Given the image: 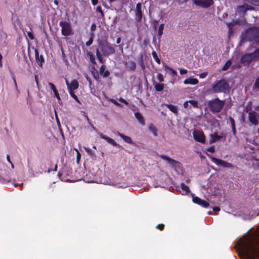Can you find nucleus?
<instances>
[{
	"label": "nucleus",
	"instance_id": "obj_3",
	"mask_svg": "<svg viewBox=\"0 0 259 259\" xmlns=\"http://www.w3.org/2000/svg\"><path fill=\"white\" fill-rule=\"evenodd\" d=\"M211 89L214 93H226L229 91V85L226 80L222 79L214 82L212 85Z\"/></svg>",
	"mask_w": 259,
	"mask_h": 259
},
{
	"label": "nucleus",
	"instance_id": "obj_1",
	"mask_svg": "<svg viewBox=\"0 0 259 259\" xmlns=\"http://www.w3.org/2000/svg\"><path fill=\"white\" fill-rule=\"evenodd\" d=\"M238 256L243 259H253L259 256V233L245 235L237 243Z\"/></svg>",
	"mask_w": 259,
	"mask_h": 259
},
{
	"label": "nucleus",
	"instance_id": "obj_27",
	"mask_svg": "<svg viewBox=\"0 0 259 259\" xmlns=\"http://www.w3.org/2000/svg\"><path fill=\"white\" fill-rule=\"evenodd\" d=\"M152 55L153 56V59L155 60V61L158 64H160V59L158 58L157 53L155 51H153L152 52Z\"/></svg>",
	"mask_w": 259,
	"mask_h": 259
},
{
	"label": "nucleus",
	"instance_id": "obj_59",
	"mask_svg": "<svg viewBox=\"0 0 259 259\" xmlns=\"http://www.w3.org/2000/svg\"><path fill=\"white\" fill-rule=\"evenodd\" d=\"M98 59L99 60V61L101 62V63H103V57L102 56H99V57H98Z\"/></svg>",
	"mask_w": 259,
	"mask_h": 259
},
{
	"label": "nucleus",
	"instance_id": "obj_11",
	"mask_svg": "<svg viewBox=\"0 0 259 259\" xmlns=\"http://www.w3.org/2000/svg\"><path fill=\"white\" fill-rule=\"evenodd\" d=\"M210 158L211 161L217 165L222 166L225 168H234L233 165L227 161H224L212 156H210Z\"/></svg>",
	"mask_w": 259,
	"mask_h": 259
},
{
	"label": "nucleus",
	"instance_id": "obj_4",
	"mask_svg": "<svg viewBox=\"0 0 259 259\" xmlns=\"http://www.w3.org/2000/svg\"><path fill=\"white\" fill-rule=\"evenodd\" d=\"M65 83L67 87L68 93L69 95L78 103H80L77 97L75 95L74 90H77L79 87V83L77 80L73 79L71 82L65 78Z\"/></svg>",
	"mask_w": 259,
	"mask_h": 259
},
{
	"label": "nucleus",
	"instance_id": "obj_37",
	"mask_svg": "<svg viewBox=\"0 0 259 259\" xmlns=\"http://www.w3.org/2000/svg\"><path fill=\"white\" fill-rule=\"evenodd\" d=\"M157 78L159 82H163L164 81V77L161 73L157 74Z\"/></svg>",
	"mask_w": 259,
	"mask_h": 259
},
{
	"label": "nucleus",
	"instance_id": "obj_30",
	"mask_svg": "<svg viewBox=\"0 0 259 259\" xmlns=\"http://www.w3.org/2000/svg\"><path fill=\"white\" fill-rule=\"evenodd\" d=\"M229 120H230V121L231 124L232 131L234 132V133L235 134V126L234 120L231 117H230Z\"/></svg>",
	"mask_w": 259,
	"mask_h": 259
},
{
	"label": "nucleus",
	"instance_id": "obj_39",
	"mask_svg": "<svg viewBox=\"0 0 259 259\" xmlns=\"http://www.w3.org/2000/svg\"><path fill=\"white\" fill-rule=\"evenodd\" d=\"M93 34H92V36L90 38L89 40L86 42L87 46H90L92 44L93 41Z\"/></svg>",
	"mask_w": 259,
	"mask_h": 259
},
{
	"label": "nucleus",
	"instance_id": "obj_13",
	"mask_svg": "<svg viewBox=\"0 0 259 259\" xmlns=\"http://www.w3.org/2000/svg\"><path fill=\"white\" fill-rule=\"evenodd\" d=\"M193 136L196 141L202 143L205 142V136L202 131L194 130L193 132Z\"/></svg>",
	"mask_w": 259,
	"mask_h": 259
},
{
	"label": "nucleus",
	"instance_id": "obj_41",
	"mask_svg": "<svg viewBox=\"0 0 259 259\" xmlns=\"http://www.w3.org/2000/svg\"><path fill=\"white\" fill-rule=\"evenodd\" d=\"M200 205L202 206L203 207L206 208L209 206V204L206 201L202 200V203H201Z\"/></svg>",
	"mask_w": 259,
	"mask_h": 259
},
{
	"label": "nucleus",
	"instance_id": "obj_44",
	"mask_svg": "<svg viewBox=\"0 0 259 259\" xmlns=\"http://www.w3.org/2000/svg\"><path fill=\"white\" fill-rule=\"evenodd\" d=\"M81 158V154L79 152H78V154H76V163L77 164L79 163V161Z\"/></svg>",
	"mask_w": 259,
	"mask_h": 259
},
{
	"label": "nucleus",
	"instance_id": "obj_35",
	"mask_svg": "<svg viewBox=\"0 0 259 259\" xmlns=\"http://www.w3.org/2000/svg\"><path fill=\"white\" fill-rule=\"evenodd\" d=\"M189 103H190L193 107L198 108V103L195 100H189Z\"/></svg>",
	"mask_w": 259,
	"mask_h": 259
},
{
	"label": "nucleus",
	"instance_id": "obj_20",
	"mask_svg": "<svg viewBox=\"0 0 259 259\" xmlns=\"http://www.w3.org/2000/svg\"><path fill=\"white\" fill-rule=\"evenodd\" d=\"M135 116L140 124L142 125L145 124V121L143 117L140 112H137L135 113Z\"/></svg>",
	"mask_w": 259,
	"mask_h": 259
},
{
	"label": "nucleus",
	"instance_id": "obj_6",
	"mask_svg": "<svg viewBox=\"0 0 259 259\" xmlns=\"http://www.w3.org/2000/svg\"><path fill=\"white\" fill-rule=\"evenodd\" d=\"M101 50L104 56H109L115 53V50L113 45L105 42L100 44Z\"/></svg>",
	"mask_w": 259,
	"mask_h": 259
},
{
	"label": "nucleus",
	"instance_id": "obj_53",
	"mask_svg": "<svg viewBox=\"0 0 259 259\" xmlns=\"http://www.w3.org/2000/svg\"><path fill=\"white\" fill-rule=\"evenodd\" d=\"M85 77L86 78V79H87L88 81L89 82L90 85L92 83V81H91V78L88 76V75L85 74Z\"/></svg>",
	"mask_w": 259,
	"mask_h": 259
},
{
	"label": "nucleus",
	"instance_id": "obj_28",
	"mask_svg": "<svg viewBox=\"0 0 259 259\" xmlns=\"http://www.w3.org/2000/svg\"><path fill=\"white\" fill-rule=\"evenodd\" d=\"M181 188L183 190V191L185 192L186 193H188V192H190V189L189 187L184 183L181 184Z\"/></svg>",
	"mask_w": 259,
	"mask_h": 259
},
{
	"label": "nucleus",
	"instance_id": "obj_46",
	"mask_svg": "<svg viewBox=\"0 0 259 259\" xmlns=\"http://www.w3.org/2000/svg\"><path fill=\"white\" fill-rule=\"evenodd\" d=\"M187 72H188V71L184 68H180V73L182 75L186 74L187 73Z\"/></svg>",
	"mask_w": 259,
	"mask_h": 259
},
{
	"label": "nucleus",
	"instance_id": "obj_25",
	"mask_svg": "<svg viewBox=\"0 0 259 259\" xmlns=\"http://www.w3.org/2000/svg\"><path fill=\"white\" fill-rule=\"evenodd\" d=\"M165 70H168L170 72V74L172 76H176L177 75V72L174 69H173L172 68H170L167 66H165Z\"/></svg>",
	"mask_w": 259,
	"mask_h": 259
},
{
	"label": "nucleus",
	"instance_id": "obj_63",
	"mask_svg": "<svg viewBox=\"0 0 259 259\" xmlns=\"http://www.w3.org/2000/svg\"><path fill=\"white\" fill-rule=\"evenodd\" d=\"M7 160L10 162V163H11V161L10 160V156L9 155H7Z\"/></svg>",
	"mask_w": 259,
	"mask_h": 259
},
{
	"label": "nucleus",
	"instance_id": "obj_15",
	"mask_svg": "<svg viewBox=\"0 0 259 259\" xmlns=\"http://www.w3.org/2000/svg\"><path fill=\"white\" fill-rule=\"evenodd\" d=\"M100 136L101 138L105 140L108 143L111 144L113 146H117L118 145L117 143L112 138L107 137L103 134H100Z\"/></svg>",
	"mask_w": 259,
	"mask_h": 259
},
{
	"label": "nucleus",
	"instance_id": "obj_12",
	"mask_svg": "<svg viewBox=\"0 0 259 259\" xmlns=\"http://www.w3.org/2000/svg\"><path fill=\"white\" fill-rule=\"evenodd\" d=\"M194 4L203 8H207L213 5V0H192Z\"/></svg>",
	"mask_w": 259,
	"mask_h": 259
},
{
	"label": "nucleus",
	"instance_id": "obj_34",
	"mask_svg": "<svg viewBox=\"0 0 259 259\" xmlns=\"http://www.w3.org/2000/svg\"><path fill=\"white\" fill-rule=\"evenodd\" d=\"M164 29V24H161L158 28V35L161 36L163 33V30Z\"/></svg>",
	"mask_w": 259,
	"mask_h": 259
},
{
	"label": "nucleus",
	"instance_id": "obj_62",
	"mask_svg": "<svg viewBox=\"0 0 259 259\" xmlns=\"http://www.w3.org/2000/svg\"><path fill=\"white\" fill-rule=\"evenodd\" d=\"M121 41V38L120 37H118L117 38V39H116V43L117 44H119Z\"/></svg>",
	"mask_w": 259,
	"mask_h": 259
},
{
	"label": "nucleus",
	"instance_id": "obj_9",
	"mask_svg": "<svg viewBox=\"0 0 259 259\" xmlns=\"http://www.w3.org/2000/svg\"><path fill=\"white\" fill-rule=\"evenodd\" d=\"M59 25L61 27V33L65 36H67L72 34V28L69 22L61 21L59 22Z\"/></svg>",
	"mask_w": 259,
	"mask_h": 259
},
{
	"label": "nucleus",
	"instance_id": "obj_57",
	"mask_svg": "<svg viewBox=\"0 0 259 259\" xmlns=\"http://www.w3.org/2000/svg\"><path fill=\"white\" fill-rule=\"evenodd\" d=\"M97 11L100 13H101L102 15H103V13H102V9H101V7H98L97 8Z\"/></svg>",
	"mask_w": 259,
	"mask_h": 259
},
{
	"label": "nucleus",
	"instance_id": "obj_31",
	"mask_svg": "<svg viewBox=\"0 0 259 259\" xmlns=\"http://www.w3.org/2000/svg\"><path fill=\"white\" fill-rule=\"evenodd\" d=\"M202 199H200L198 197H194L193 198V201L194 203L200 205L201 203H202Z\"/></svg>",
	"mask_w": 259,
	"mask_h": 259
},
{
	"label": "nucleus",
	"instance_id": "obj_38",
	"mask_svg": "<svg viewBox=\"0 0 259 259\" xmlns=\"http://www.w3.org/2000/svg\"><path fill=\"white\" fill-rule=\"evenodd\" d=\"M253 88L259 89V76L256 79L253 85Z\"/></svg>",
	"mask_w": 259,
	"mask_h": 259
},
{
	"label": "nucleus",
	"instance_id": "obj_64",
	"mask_svg": "<svg viewBox=\"0 0 259 259\" xmlns=\"http://www.w3.org/2000/svg\"><path fill=\"white\" fill-rule=\"evenodd\" d=\"M94 77L95 78L97 79V77L98 76L97 73H96L95 74H93Z\"/></svg>",
	"mask_w": 259,
	"mask_h": 259
},
{
	"label": "nucleus",
	"instance_id": "obj_19",
	"mask_svg": "<svg viewBox=\"0 0 259 259\" xmlns=\"http://www.w3.org/2000/svg\"><path fill=\"white\" fill-rule=\"evenodd\" d=\"M49 85L51 88V89L53 90L54 94V96L57 98L58 101L61 100L59 95L58 93V91H57V90L56 89L55 85L53 83L50 82V83H49Z\"/></svg>",
	"mask_w": 259,
	"mask_h": 259
},
{
	"label": "nucleus",
	"instance_id": "obj_48",
	"mask_svg": "<svg viewBox=\"0 0 259 259\" xmlns=\"http://www.w3.org/2000/svg\"><path fill=\"white\" fill-rule=\"evenodd\" d=\"M27 35L29 37L30 39H31L32 40L34 39V36H33V33H32V32L28 31L27 32Z\"/></svg>",
	"mask_w": 259,
	"mask_h": 259
},
{
	"label": "nucleus",
	"instance_id": "obj_29",
	"mask_svg": "<svg viewBox=\"0 0 259 259\" xmlns=\"http://www.w3.org/2000/svg\"><path fill=\"white\" fill-rule=\"evenodd\" d=\"M231 61L230 60H228L226 62V63L224 65V66L223 67L222 70L224 71L227 70L229 68V67L231 66Z\"/></svg>",
	"mask_w": 259,
	"mask_h": 259
},
{
	"label": "nucleus",
	"instance_id": "obj_47",
	"mask_svg": "<svg viewBox=\"0 0 259 259\" xmlns=\"http://www.w3.org/2000/svg\"><path fill=\"white\" fill-rule=\"evenodd\" d=\"M207 150L211 153H214L215 152L214 147L213 146L208 147L207 149Z\"/></svg>",
	"mask_w": 259,
	"mask_h": 259
},
{
	"label": "nucleus",
	"instance_id": "obj_8",
	"mask_svg": "<svg viewBox=\"0 0 259 259\" xmlns=\"http://www.w3.org/2000/svg\"><path fill=\"white\" fill-rule=\"evenodd\" d=\"M259 58V48L252 53L246 54L241 59L242 63L249 64L253 60Z\"/></svg>",
	"mask_w": 259,
	"mask_h": 259
},
{
	"label": "nucleus",
	"instance_id": "obj_14",
	"mask_svg": "<svg viewBox=\"0 0 259 259\" xmlns=\"http://www.w3.org/2000/svg\"><path fill=\"white\" fill-rule=\"evenodd\" d=\"M142 5L140 3L136 5V20L138 22H140L142 18V13L141 11Z\"/></svg>",
	"mask_w": 259,
	"mask_h": 259
},
{
	"label": "nucleus",
	"instance_id": "obj_23",
	"mask_svg": "<svg viewBox=\"0 0 259 259\" xmlns=\"http://www.w3.org/2000/svg\"><path fill=\"white\" fill-rule=\"evenodd\" d=\"M165 106L167 107L169 110H170L174 114H177L178 112V108L177 106H175L171 104H165Z\"/></svg>",
	"mask_w": 259,
	"mask_h": 259
},
{
	"label": "nucleus",
	"instance_id": "obj_58",
	"mask_svg": "<svg viewBox=\"0 0 259 259\" xmlns=\"http://www.w3.org/2000/svg\"><path fill=\"white\" fill-rule=\"evenodd\" d=\"M92 3L94 6H95L98 3V0H92Z\"/></svg>",
	"mask_w": 259,
	"mask_h": 259
},
{
	"label": "nucleus",
	"instance_id": "obj_61",
	"mask_svg": "<svg viewBox=\"0 0 259 259\" xmlns=\"http://www.w3.org/2000/svg\"><path fill=\"white\" fill-rule=\"evenodd\" d=\"M227 26L229 28V29L230 30H231V27L233 26V24L232 23H228L227 24Z\"/></svg>",
	"mask_w": 259,
	"mask_h": 259
},
{
	"label": "nucleus",
	"instance_id": "obj_56",
	"mask_svg": "<svg viewBox=\"0 0 259 259\" xmlns=\"http://www.w3.org/2000/svg\"><path fill=\"white\" fill-rule=\"evenodd\" d=\"M189 103V101H186V102H185L184 103L183 105H184V108H187L188 107V103Z\"/></svg>",
	"mask_w": 259,
	"mask_h": 259
},
{
	"label": "nucleus",
	"instance_id": "obj_10",
	"mask_svg": "<svg viewBox=\"0 0 259 259\" xmlns=\"http://www.w3.org/2000/svg\"><path fill=\"white\" fill-rule=\"evenodd\" d=\"M160 157L163 159L167 161L169 166L174 168L175 170L181 168V163L179 161L170 158L167 155H161Z\"/></svg>",
	"mask_w": 259,
	"mask_h": 259
},
{
	"label": "nucleus",
	"instance_id": "obj_49",
	"mask_svg": "<svg viewBox=\"0 0 259 259\" xmlns=\"http://www.w3.org/2000/svg\"><path fill=\"white\" fill-rule=\"evenodd\" d=\"M119 101L122 103H124L125 105H128V103L127 101H126L124 99L122 98H120L119 99Z\"/></svg>",
	"mask_w": 259,
	"mask_h": 259
},
{
	"label": "nucleus",
	"instance_id": "obj_43",
	"mask_svg": "<svg viewBox=\"0 0 259 259\" xmlns=\"http://www.w3.org/2000/svg\"><path fill=\"white\" fill-rule=\"evenodd\" d=\"M207 75V72H203V73L199 74V76L201 78H204L206 77Z\"/></svg>",
	"mask_w": 259,
	"mask_h": 259
},
{
	"label": "nucleus",
	"instance_id": "obj_26",
	"mask_svg": "<svg viewBox=\"0 0 259 259\" xmlns=\"http://www.w3.org/2000/svg\"><path fill=\"white\" fill-rule=\"evenodd\" d=\"M154 87L156 91L160 92L162 91L164 89V85L161 83H155Z\"/></svg>",
	"mask_w": 259,
	"mask_h": 259
},
{
	"label": "nucleus",
	"instance_id": "obj_22",
	"mask_svg": "<svg viewBox=\"0 0 259 259\" xmlns=\"http://www.w3.org/2000/svg\"><path fill=\"white\" fill-rule=\"evenodd\" d=\"M251 9V7L247 5H244L243 6H240L238 7L237 9L239 12H245L246 11L248 10H250Z\"/></svg>",
	"mask_w": 259,
	"mask_h": 259
},
{
	"label": "nucleus",
	"instance_id": "obj_17",
	"mask_svg": "<svg viewBox=\"0 0 259 259\" xmlns=\"http://www.w3.org/2000/svg\"><path fill=\"white\" fill-rule=\"evenodd\" d=\"M117 135L119 136L120 137H121L125 142L128 143V144H132L133 141L131 137L125 136L119 132H117Z\"/></svg>",
	"mask_w": 259,
	"mask_h": 259
},
{
	"label": "nucleus",
	"instance_id": "obj_2",
	"mask_svg": "<svg viewBox=\"0 0 259 259\" xmlns=\"http://www.w3.org/2000/svg\"><path fill=\"white\" fill-rule=\"evenodd\" d=\"M241 41H255L257 43V40L259 38V28L258 27H251L241 33Z\"/></svg>",
	"mask_w": 259,
	"mask_h": 259
},
{
	"label": "nucleus",
	"instance_id": "obj_5",
	"mask_svg": "<svg viewBox=\"0 0 259 259\" xmlns=\"http://www.w3.org/2000/svg\"><path fill=\"white\" fill-rule=\"evenodd\" d=\"M225 104V101L220 100L218 98L211 100L208 103V107L213 112H219L221 111Z\"/></svg>",
	"mask_w": 259,
	"mask_h": 259
},
{
	"label": "nucleus",
	"instance_id": "obj_16",
	"mask_svg": "<svg viewBox=\"0 0 259 259\" xmlns=\"http://www.w3.org/2000/svg\"><path fill=\"white\" fill-rule=\"evenodd\" d=\"M198 83V80L197 79L191 77L187 78L184 81V83L185 84L195 85L197 84Z\"/></svg>",
	"mask_w": 259,
	"mask_h": 259
},
{
	"label": "nucleus",
	"instance_id": "obj_24",
	"mask_svg": "<svg viewBox=\"0 0 259 259\" xmlns=\"http://www.w3.org/2000/svg\"><path fill=\"white\" fill-rule=\"evenodd\" d=\"M222 138V136H219L216 134H213L211 135V140L209 141L210 144H212L213 143L215 142L216 141L219 140Z\"/></svg>",
	"mask_w": 259,
	"mask_h": 259
},
{
	"label": "nucleus",
	"instance_id": "obj_54",
	"mask_svg": "<svg viewBox=\"0 0 259 259\" xmlns=\"http://www.w3.org/2000/svg\"><path fill=\"white\" fill-rule=\"evenodd\" d=\"M212 210L214 211H219L220 210V208L219 207H213Z\"/></svg>",
	"mask_w": 259,
	"mask_h": 259
},
{
	"label": "nucleus",
	"instance_id": "obj_33",
	"mask_svg": "<svg viewBox=\"0 0 259 259\" xmlns=\"http://www.w3.org/2000/svg\"><path fill=\"white\" fill-rule=\"evenodd\" d=\"M149 130L150 131H151L154 136H156L157 134H156V132H157V130L156 129V128L153 126V125H150L149 126Z\"/></svg>",
	"mask_w": 259,
	"mask_h": 259
},
{
	"label": "nucleus",
	"instance_id": "obj_32",
	"mask_svg": "<svg viewBox=\"0 0 259 259\" xmlns=\"http://www.w3.org/2000/svg\"><path fill=\"white\" fill-rule=\"evenodd\" d=\"M84 149L88 153L92 156H95L94 152L89 148L84 147Z\"/></svg>",
	"mask_w": 259,
	"mask_h": 259
},
{
	"label": "nucleus",
	"instance_id": "obj_7",
	"mask_svg": "<svg viewBox=\"0 0 259 259\" xmlns=\"http://www.w3.org/2000/svg\"><path fill=\"white\" fill-rule=\"evenodd\" d=\"M245 111L248 114V120L253 125H258L259 121V114L255 111L252 110L248 107H246Z\"/></svg>",
	"mask_w": 259,
	"mask_h": 259
},
{
	"label": "nucleus",
	"instance_id": "obj_21",
	"mask_svg": "<svg viewBox=\"0 0 259 259\" xmlns=\"http://www.w3.org/2000/svg\"><path fill=\"white\" fill-rule=\"evenodd\" d=\"M125 66L131 70H134L136 67V64L133 61H129L125 63Z\"/></svg>",
	"mask_w": 259,
	"mask_h": 259
},
{
	"label": "nucleus",
	"instance_id": "obj_42",
	"mask_svg": "<svg viewBox=\"0 0 259 259\" xmlns=\"http://www.w3.org/2000/svg\"><path fill=\"white\" fill-rule=\"evenodd\" d=\"M109 101H110L111 102L113 103L114 104H115L116 106H121V105L119 103H118L116 100H115L114 99H110L109 100Z\"/></svg>",
	"mask_w": 259,
	"mask_h": 259
},
{
	"label": "nucleus",
	"instance_id": "obj_60",
	"mask_svg": "<svg viewBox=\"0 0 259 259\" xmlns=\"http://www.w3.org/2000/svg\"><path fill=\"white\" fill-rule=\"evenodd\" d=\"M35 82H36L37 85H38V79H37V76L36 75H35Z\"/></svg>",
	"mask_w": 259,
	"mask_h": 259
},
{
	"label": "nucleus",
	"instance_id": "obj_36",
	"mask_svg": "<svg viewBox=\"0 0 259 259\" xmlns=\"http://www.w3.org/2000/svg\"><path fill=\"white\" fill-rule=\"evenodd\" d=\"M89 55H90V58L91 62L93 64H95L96 61H95V58L94 55L93 54H92L91 52L89 53Z\"/></svg>",
	"mask_w": 259,
	"mask_h": 259
},
{
	"label": "nucleus",
	"instance_id": "obj_50",
	"mask_svg": "<svg viewBox=\"0 0 259 259\" xmlns=\"http://www.w3.org/2000/svg\"><path fill=\"white\" fill-rule=\"evenodd\" d=\"M96 29V25L95 24L93 23L92 24L91 27V30L93 31H95Z\"/></svg>",
	"mask_w": 259,
	"mask_h": 259
},
{
	"label": "nucleus",
	"instance_id": "obj_55",
	"mask_svg": "<svg viewBox=\"0 0 259 259\" xmlns=\"http://www.w3.org/2000/svg\"><path fill=\"white\" fill-rule=\"evenodd\" d=\"M96 55L97 58L99 57V56H101V54H100L99 50L98 49H96Z\"/></svg>",
	"mask_w": 259,
	"mask_h": 259
},
{
	"label": "nucleus",
	"instance_id": "obj_45",
	"mask_svg": "<svg viewBox=\"0 0 259 259\" xmlns=\"http://www.w3.org/2000/svg\"><path fill=\"white\" fill-rule=\"evenodd\" d=\"M87 119L89 121V123L90 125L91 126V127L93 129V130L95 132H97V128L93 125V124L91 122H90L89 119L88 117H87Z\"/></svg>",
	"mask_w": 259,
	"mask_h": 259
},
{
	"label": "nucleus",
	"instance_id": "obj_18",
	"mask_svg": "<svg viewBox=\"0 0 259 259\" xmlns=\"http://www.w3.org/2000/svg\"><path fill=\"white\" fill-rule=\"evenodd\" d=\"M35 56L36 61L39 66H41L44 62V58L42 56H39V53L37 50H35Z\"/></svg>",
	"mask_w": 259,
	"mask_h": 259
},
{
	"label": "nucleus",
	"instance_id": "obj_40",
	"mask_svg": "<svg viewBox=\"0 0 259 259\" xmlns=\"http://www.w3.org/2000/svg\"><path fill=\"white\" fill-rule=\"evenodd\" d=\"M101 74L104 77H107L109 75L110 72L108 70H105L104 71H102Z\"/></svg>",
	"mask_w": 259,
	"mask_h": 259
},
{
	"label": "nucleus",
	"instance_id": "obj_52",
	"mask_svg": "<svg viewBox=\"0 0 259 259\" xmlns=\"http://www.w3.org/2000/svg\"><path fill=\"white\" fill-rule=\"evenodd\" d=\"M156 228L159 230H162L164 228V225L163 224H160L157 226Z\"/></svg>",
	"mask_w": 259,
	"mask_h": 259
},
{
	"label": "nucleus",
	"instance_id": "obj_51",
	"mask_svg": "<svg viewBox=\"0 0 259 259\" xmlns=\"http://www.w3.org/2000/svg\"><path fill=\"white\" fill-rule=\"evenodd\" d=\"M105 68H106V66L104 65H103L101 66V67L100 68L101 73H102V71H104L105 70Z\"/></svg>",
	"mask_w": 259,
	"mask_h": 259
}]
</instances>
